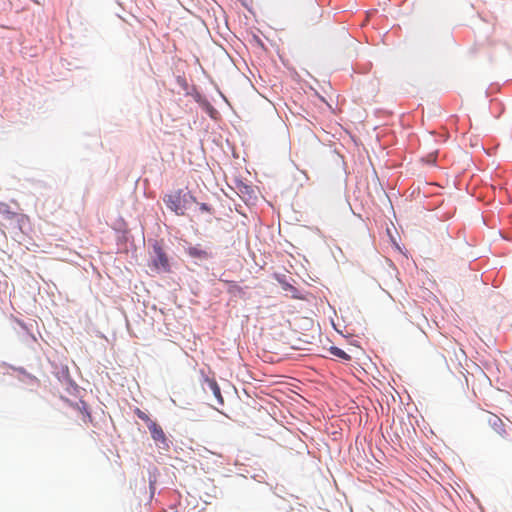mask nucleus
Returning <instances> with one entry per match:
<instances>
[{"label":"nucleus","instance_id":"f257e3e1","mask_svg":"<svg viewBox=\"0 0 512 512\" xmlns=\"http://www.w3.org/2000/svg\"><path fill=\"white\" fill-rule=\"evenodd\" d=\"M481 420L500 438H506L512 430L511 426L504 423L499 416L488 411L482 413Z\"/></svg>","mask_w":512,"mask_h":512},{"label":"nucleus","instance_id":"f03ea898","mask_svg":"<svg viewBox=\"0 0 512 512\" xmlns=\"http://www.w3.org/2000/svg\"><path fill=\"white\" fill-rule=\"evenodd\" d=\"M154 256L151 260V267L157 273L168 272L170 270L169 259L163 249L155 244L153 247Z\"/></svg>","mask_w":512,"mask_h":512},{"label":"nucleus","instance_id":"7ed1b4c3","mask_svg":"<svg viewBox=\"0 0 512 512\" xmlns=\"http://www.w3.org/2000/svg\"><path fill=\"white\" fill-rule=\"evenodd\" d=\"M148 429L155 444L163 450H168L170 447L169 440L162 427L155 421H150Z\"/></svg>","mask_w":512,"mask_h":512},{"label":"nucleus","instance_id":"20e7f679","mask_svg":"<svg viewBox=\"0 0 512 512\" xmlns=\"http://www.w3.org/2000/svg\"><path fill=\"white\" fill-rule=\"evenodd\" d=\"M164 202L166 203L167 207L174 211L176 214L181 215L183 214L182 206H181V198L179 194H172L167 195L164 198Z\"/></svg>","mask_w":512,"mask_h":512},{"label":"nucleus","instance_id":"39448f33","mask_svg":"<svg viewBox=\"0 0 512 512\" xmlns=\"http://www.w3.org/2000/svg\"><path fill=\"white\" fill-rule=\"evenodd\" d=\"M204 382L207 384L208 388L212 391L213 395L217 399L218 404H223L224 400L221 394L220 387L217 382L213 378L204 377Z\"/></svg>","mask_w":512,"mask_h":512},{"label":"nucleus","instance_id":"423d86ee","mask_svg":"<svg viewBox=\"0 0 512 512\" xmlns=\"http://www.w3.org/2000/svg\"><path fill=\"white\" fill-rule=\"evenodd\" d=\"M187 253L189 256L200 260H206L211 257V254L205 249H202L199 245L188 247Z\"/></svg>","mask_w":512,"mask_h":512},{"label":"nucleus","instance_id":"0eeeda50","mask_svg":"<svg viewBox=\"0 0 512 512\" xmlns=\"http://www.w3.org/2000/svg\"><path fill=\"white\" fill-rule=\"evenodd\" d=\"M330 353L338 358L345 360V361L351 360V356L349 354H347L344 350H342L338 347L332 346L330 348Z\"/></svg>","mask_w":512,"mask_h":512},{"label":"nucleus","instance_id":"6e6552de","mask_svg":"<svg viewBox=\"0 0 512 512\" xmlns=\"http://www.w3.org/2000/svg\"><path fill=\"white\" fill-rule=\"evenodd\" d=\"M81 404H82V408L80 409V412H81V414L83 416L82 419H83L84 422H88L91 419L90 413L88 412L85 403L81 402Z\"/></svg>","mask_w":512,"mask_h":512},{"label":"nucleus","instance_id":"1a4fd4ad","mask_svg":"<svg viewBox=\"0 0 512 512\" xmlns=\"http://www.w3.org/2000/svg\"><path fill=\"white\" fill-rule=\"evenodd\" d=\"M135 414L138 416V418H140L141 420L145 421L147 423V425L150 423V421H152L149 416L143 412L142 410H140L139 408H137L135 410Z\"/></svg>","mask_w":512,"mask_h":512}]
</instances>
